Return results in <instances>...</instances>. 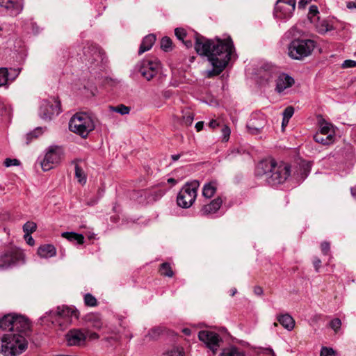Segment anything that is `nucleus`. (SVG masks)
Segmentation results:
<instances>
[{"label": "nucleus", "instance_id": "obj_23", "mask_svg": "<svg viewBox=\"0 0 356 356\" xmlns=\"http://www.w3.org/2000/svg\"><path fill=\"white\" fill-rule=\"evenodd\" d=\"M156 41V37L154 34H149L146 35L140 46L138 50V54L140 55L144 52L149 50Z\"/></svg>", "mask_w": 356, "mask_h": 356}, {"label": "nucleus", "instance_id": "obj_12", "mask_svg": "<svg viewBox=\"0 0 356 356\" xmlns=\"http://www.w3.org/2000/svg\"><path fill=\"white\" fill-rule=\"evenodd\" d=\"M159 69V62L149 58L141 60L136 65V70L147 81H150L157 74Z\"/></svg>", "mask_w": 356, "mask_h": 356}, {"label": "nucleus", "instance_id": "obj_58", "mask_svg": "<svg viewBox=\"0 0 356 356\" xmlns=\"http://www.w3.org/2000/svg\"><path fill=\"white\" fill-rule=\"evenodd\" d=\"M311 0H300L298 2V8H303Z\"/></svg>", "mask_w": 356, "mask_h": 356}, {"label": "nucleus", "instance_id": "obj_45", "mask_svg": "<svg viewBox=\"0 0 356 356\" xmlns=\"http://www.w3.org/2000/svg\"><path fill=\"white\" fill-rule=\"evenodd\" d=\"M175 34L178 40L184 41V38L186 36V31L184 29L176 28L175 29Z\"/></svg>", "mask_w": 356, "mask_h": 356}, {"label": "nucleus", "instance_id": "obj_57", "mask_svg": "<svg viewBox=\"0 0 356 356\" xmlns=\"http://www.w3.org/2000/svg\"><path fill=\"white\" fill-rule=\"evenodd\" d=\"M254 293L257 296H261L263 294V289L261 286H256L254 288Z\"/></svg>", "mask_w": 356, "mask_h": 356}, {"label": "nucleus", "instance_id": "obj_48", "mask_svg": "<svg viewBox=\"0 0 356 356\" xmlns=\"http://www.w3.org/2000/svg\"><path fill=\"white\" fill-rule=\"evenodd\" d=\"M336 352L332 348L323 347L321 350L320 356L334 355Z\"/></svg>", "mask_w": 356, "mask_h": 356}, {"label": "nucleus", "instance_id": "obj_6", "mask_svg": "<svg viewBox=\"0 0 356 356\" xmlns=\"http://www.w3.org/2000/svg\"><path fill=\"white\" fill-rule=\"evenodd\" d=\"M30 324L28 318L17 314H9L0 319V329L11 332V333L16 332L28 333L30 330Z\"/></svg>", "mask_w": 356, "mask_h": 356}, {"label": "nucleus", "instance_id": "obj_26", "mask_svg": "<svg viewBox=\"0 0 356 356\" xmlns=\"http://www.w3.org/2000/svg\"><path fill=\"white\" fill-rule=\"evenodd\" d=\"M314 139L316 143H321L324 145H327L333 143L334 135L329 134L327 136H325V134H322L319 132H317L314 136Z\"/></svg>", "mask_w": 356, "mask_h": 356}, {"label": "nucleus", "instance_id": "obj_36", "mask_svg": "<svg viewBox=\"0 0 356 356\" xmlns=\"http://www.w3.org/2000/svg\"><path fill=\"white\" fill-rule=\"evenodd\" d=\"M7 76V68L0 67V87L8 86Z\"/></svg>", "mask_w": 356, "mask_h": 356}, {"label": "nucleus", "instance_id": "obj_61", "mask_svg": "<svg viewBox=\"0 0 356 356\" xmlns=\"http://www.w3.org/2000/svg\"><path fill=\"white\" fill-rule=\"evenodd\" d=\"M347 8L349 9L356 8V2H353V1L348 2Z\"/></svg>", "mask_w": 356, "mask_h": 356}, {"label": "nucleus", "instance_id": "obj_15", "mask_svg": "<svg viewBox=\"0 0 356 356\" xmlns=\"http://www.w3.org/2000/svg\"><path fill=\"white\" fill-rule=\"evenodd\" d=\"M295 7L293 4L287 3L282 1H277L274 10V15L276 18L281 19H289L292 16Z\"/></svg>", "mask_w": 356, "mask_h": 356}, {"label": "nucleus", "instance_id": "obj_63", "mask_svg": "<svg viewBox=\"0 0 356 356\" xmlns=\"http://www.w3.org/2000/svg\"><path fill=\"white\" fill-rule=\"evenodd\" d=\"M88 337L90 339H97L99 338V335L95 332L90 333Z\"/></svg>", "mask_w": 356, "mask_h": 356}, {"label": "nucleus", "instance_id": "obj_46", "mask_svg": "<svg viewBox=\"0 0 356 356\" xmlns=\"http://www.w3.org/2000/svg\"><path fill=\"white\" fill-rule=\"evenodd\" d=\"M41 134V130L39 128L35 129L33 131H31V132L27 134V135H26V139H27L26 143L29 144V143H31V140L33 138H37L38 136V134Z\"/></svg>", "mask_w": 356, "mask_h": 356}, {"label": "nucleus", "instance_id": "obj_31", "mask_svg": "<svg viewBox=\"0 0 356 356\" xmlns=\"http://www.w3.org/2000/svg\"><path fill=\"white\" fill-rule=\"evenodd\" d=\"M75 177L82 185L86 183V176L83 169L77 164L75 165Z\"/></svg>", "mask_w": 356, "mask_h": 356}, {"label": "nucleus", "instance_id": "obj_55", "mask_svg": "<svg viewBox=\"0 0 356 356\" xmlns=\"http://www.w3.org/2000/svg\"><path fill=\"white\" fill-rule=\"evenodd\" d=\"M24 238H25L27 244H29L31 246L34 245L35 241L33 238V237L31 236V234H24Z\"/></svg>", "mask_w": 356, "mask_h": 356}, {"label": "nucleus", "instance_id": "obj_35", "mask_svg": "<svg viewBox=\"0 0 356 356\" xmlns=\"http://www.w3.org/2000/svg\"><path fill=\"white\" fill-rule=\"evenodd\" d=\"M332 126L330 123H327V122L322 123L321 125L319 133H321L322 134H325V136H327L329 134L333 135L334 132L332 130Z\"/></svg>", "mask_w": 356, "mask_h": 356}, {"label": "nucleus", "instance_id": "obj_40", "mask_svg": "<svg viewBox=\"0 0 356 356\" xmlns=\"http://www.w3.org/2000/svg\"><path fill=\"white\" fill-rule=\"evenodd\" d=\"M169 356H184L185 353L182 347L175 346L168 353Z\"/></svg>", "mask_w": 356, "mask_h": 356}, {"label": "nucleus", "instance_id": "obj_20", "mask_svg": "<svg viewBox=\"0 0 356 356\" xmlns=\"http://www.w3.org/2000/svg\"><path fill=\"white\" fill-rule=\"evenodd\" d=\"M83 54L86 57L91 55V58H88L90 63L96 60L98 58H101L99 48L96 44H93L88 43L87 46L83 48Z\"/></svg>", "mask_w": 356, "mask_h": 356}, {"label": "nucleus", "instance_id": "obj_10", "mask_svg": "<svg viewBox=\"0 0 356 356\" xmlns=\"http://www.w3.org/2000/svg\"><path fill=\"white\" fill-rule=\"evenodd\" d=\"M24 262V254L18 248H11L0 255V270H4Z\"/></svg>", "mask_w": 356, "mask_h": 356}, {"label": "nucleus", "instance_id": "obj_38", "mask_svg": "<svg viewBox=\"0 0 356 356\" xmlns=\"http://www.w3.org/2000/svg\"><path fill=\"white\" fill-rule=\"evenodd\" d=\"M84 302L86 305L94 307L97 305V299L90 293H86L84 296Z\"/></svg>", "mask_w": 356, "mask_h": 356}, {"label": "nucleus", "instance_id": "obj_60", "mask_svg": "<svg viewBox=\"0 0 356 356\" xmlns=\"http://www.w3.org/2000/svg\"><path fill=\"white\" fill-rule=\"evenodd\" d=\"M209 126L212 128V129H214L216 128V127L218 126V123L217 122V121L216 120H212L209 122Z\"/></svg>", "mask_w": 356, "mask_h": 356}, {"label": "nucleus", "instance_id": "obj_28", "mask_svg": "<svg viewBox=\"0 0 356 356\" xmlns=\"http://www.w3.org/2000/svg\"><path fill=\"white\" fill-rule=\"evenodd\" d=\"M317 19H319L318 17H317ZM316 29L319 33L325 34L327 31L333 30L334 28L326 20H318L316 23Z\"/></svg>", "mask_w": 356, "mask_h": 356}, {"label": "nucleus", "instance_id": "obj_24", "mask_svg": "<svg viewBox=\"0 0 356 356\" xmlns=\"http://www.w3.org/2000/svg\"><path fill=\"white\" fill-rule=\"evenodd\" d=\"M278 322L287 330L291 331L294 328L295 321L288 314L280 315L277 318Z\"/></svg>", "mask_w": 356, "mask_h": 356}, {"label": "nucleus", "instance_id": "obj_41", "mask_svg": "<svg viewBox=\"0 0 356 356\" xmlns=\"http://www.w3.org/2000/svg\"><path fill=\"white\" fill-rule=\"evenodd\" d=\"M163 332V329L162 327H154L149 332L148 336L152 339H156Z\"/></svg>", "mask_w": 356, "mask_h": 356}, {"label": "nucleus", "instance_id": "obj_5", "mask_svg": "<svg viewBox=\"0 0 356 356\" xmlns=\"http://www.w3.org/2000/svg\"><path fill=\"white\" fill-rule=\"evenodd\" d=\"M95 127L92 118L86 113H76L69 122L70 130L83 138H87L89 134L95 129Z\"/></svg>", "mask_w": 356, "mask_h": 356}, {"label": "nucleus", "instance_id": "obj_42", "mask_svg": "<svg viewBox=\"0 0 356 356\" xmlns=\"http://www.w3.org/2000/svg\"><path fill=\"white\" fill-rule=\"evenodd\" d=\"M88 321L91 322V326L95 329H100L102 326V321L97 316H90Z\"/></svg>", "mask_w": 356, "mask_h": 356}, {"label": "nucleus", "instance_id": "obj_34", "mask_svg": "<svg viewBox=\"0 0 356 356\" xmlns=\"http://www.w3.org/2000/svg\"><path fill=\"white\" fill-rule=\"evenodd\" d=\"M318 13V9L316 6L312 5L309 7L308 18L310 19L311 22L316 23L315 17Z\"/></svg>", "mask_w": 356, "mask_h": 356}, {"label": "nucleus", "instance_id": "obj_3", "mask_svg": "<svg viewBox=\"0 0 356 356\" xmlns=\"http://www.w3.org/2000/svg\"><path fill=\"white\" fill-rule=\"evenodd\" d=\"M31 330L28 333L16 332L4 334L1 339V353L5 356H18L28 348L27 338L30 336Z\"/></svg>", "mask_w": 356, "mask_h": 356}, {"label": "nucleus", "instance_id": "obj_51", "mask_svg": "<svg viewBox=\"0 0 356 356\" xmlns=\"http://www.w3.org/2000/svg\"><path fill=\"white\" fill-rule=\"evenodd\" d=\"M321 249L323 254L327 255L330 250V243L323 241L321 244Z\"/></svg>", "mask_w": 356, "mask_h": 356}, {"label": "nucleus", "instance_id": "obj_52", "mask_svg": "<svg viewBox=\"0 0 356 356\" xmlns=\"http://www.w3.org/2000/svg\"><path fill=\"white\" fill-rule=\"evenodd\" d=\"M223 140L227 141L230 135V129L228 126L225 125L222 129Z\"/></svg>", "mask_w": 356, "mask_h": 356}, {"label": "nucleus", "instance_id": "obj_19", "mask_svg": "<svg viewBox=\"0 0 356 356\" xmlns=\"http://www.w3.org/2000/svg\"><path fill=\"white\" fill-rule=\"evenodd\" d=\"M0 5L10 10L13 16L19 15L23 10V4L13 0H0Z\"/></svg>", "mask_w": 356, "mask_h": 356}, {"label": "nucleus", "instance_id": "obj_64", "mask_svg": "<svg viewBox=\"0 0 356 356\" xmlns=\"http://www.w3.org/2000/svg\"><path fill=\"white\" fill-rule=\"evenodd\" d=\"M182 332H183V333H184L185 335H187V336H189V335H191V329H189V328H184V329L182 330Z\"/></svg>", "mask_w": 356, "mask_h": 356}, {"label": "nucleus", "instance_id": "obj_59", "mask_svg": "<svg viewBox=\"0 0 356 356\" xmlns=\"http://www.w3.org/2000/svg\"><path fill=\"white\" fill-rule=\"evenodd\" d=\"M204 127V122H198L195 124V129L197 131H201Z\"/></svg>", "mask_w": 356, "mask_h": 356}, {"label": "nucleus", "instance_id": "obj_14", "mask_svg": "<svg viewBox=\"0 0 356 356\" xmlns=\"http://www.w3.org/2000/svg\"><path fill=\"white\" fill-rule=\"evenodd\" d=\"M88 332L81 329H72L65 334L67 344L69 346H81L85 344Z\"/></svg>", "mask_w": 356, "mask_h": 356}, {"label": "nucleus", "instance_id": "obj_21", "mask_svg": "<svg viewBox=\"0 0 356 356\" xmlns=\"http://www.w3.org/2000/svg\"><path fill=\"white\" fill-rule=\"evenodd\" d=\"M222 204V200L221 197H218L213 200L209 204L204 205L201 211L204 215L214 213L220 208Z\"/></svg>", "mask_w": 356, "mask_h": 356}, {"label": "nucleus", "instance_id": "obj_56", "mask_svg": "<svg viewBox=\"0 0 356 356\" xmlns=\"http://www.w3.org/2000/svg\"><path fill=\"white\" fill-rule=\"evenodd\" d=\"M262 68L265 71H273L275 70V67L273 65L268 63L264 65Z\"/></svg>", "mask_w": 356, "mask_h": 356}, {"label": "nucleus", "instance_id": "obj_8", "mask_svg": "<svg viewBox=\"0 0 356 356\" xmlns=\"http://www.w3.org/2000/svg\"><path fill=\"white\" fill-rule=\"evenodd\" d=\"M64 153L61 147L51 145L46 149L44 155L39 158L43 171H48L57 166L61 161Z\"/></svg>", "mask_w": 356, "mask_h": 356}, {"label": "nucleus", "instance_id": "obj_17", "mask_svg": "<svg viewBox=\"0 0 356 356\" xmlns=\"http://www.w3.org/2000/svg\"><path fill=\"white\" fill-rule=\"evenodd\" d=\"M266 120L263 115H254L247 124V128L251 134H258L265 126Z\"/></svg>", "mask_w": 356, "mask_h": 356}, {"label": "nucleus", "instance_id": "obj_29", "mask_svg": "<svg viewBox=\"0 0 356 356\" xmlns=\"http://www.w3.org/2000/svg\"><path fill=\"white\" fill-rule=\"evenodd\" d=\"M220 356H245L243 351L238 348L232 346L222 350Z\"/></svg>", "mask_w": 356, "mask_h": 356}, {"label": "nucleus", "instance_id": "obj_43", "mask_svg": "<svg viewBox=\"0 0 356 356\" xmlns=\"http://www.w3.org/2000/svg\"><path fill=\"white\" fill-rule=\"evenodd\" d=\"M330 326L335 332H337L341 326V321L338 318H334L330 321Z\"/></svg>", "mask_w": 356, "mask_h": 356}, {"label": "nucleus", "instance_id": "obj_9", "mask_svg": "<svg viewBox=\"0 0 356 356\" xmlns=\"http://www.w3.org/2000/svg\"><path fill=\"white\" fill-rule=\"evenodd\" d=\"M199 186L197 180L186 184L177 195V204L182 208H189L196 199Z\"/></svg>", "mask_w": 356, "mask_h": 356}, {"label": "nucleus", "instance_id": "obj_30", "mask_svg": "<svg viewBox=\"0 0 356 356\" xmlns=\"http://www.w3.org/2000/svg\"><path fill=\"white\" fill-rule=\"evenodd\" d=\"M22 71L21 67L17 68H7V79H8V83L9 81L13 82L14 81L17 76L19 75L20 72Z\"/></svg>", "mask_w": 356, "mask_h": 356}, {"label": "nucleus", "instance_id": "obj_18", "mask_svg": "<svg viewBox=\"0 0 356 356\" xmlns=\"http://www.w3.org/2000/svg\"><path fill=\"white\" fill-rule=\"evenodd\" d=\"M294 83V79L285 73L280 74L276 79L275 90L278 93L282 92L285 89L291 87Z\"/></svg>", "mask_w": 356, "mask_h": 356}, {"label": "nucleus", "instance_id": "obj_27", "mask_svg": "<svg viewBox=\"0 0 356 356\" xmlns=\"http://www.w3.org/2000/svg\"><path fill=\"white\" fill-rule=\"evenodd\" d=\"M61 236L70 241H76L79 245L84 243V236L81 234L66 232H63Z\"/></svg>", "mask_w": 356, "mask_h": 356}, {"label": "nucleus", "instance_id": "obj_50", "mask_svg": "<svg viewBox=\"0 0 356 356\" xmlns=\"http://www.w3.org/2000/svg\"><path fill=\"white\" fill-rule=\"evenodd\" d=\"M294 113V108L292 106H287L283 112V118L289 120L293 116Z\"/></svg>", "mask_w": 356, "mask_h": 356}, {"label": "nucleus", "instance_id": "obj_32", "mask_svg": "<svg viewBox=\"0 0 356 356\" xmlns=\"http://www.w3.org/2000/svg\"><path fill=\"white\" fill-rule=\"evenodd\" d=\"M160 273L162 275H165L169 277L173 276V271L168 263H163L161 265Z\"/></svg>", "mask_w": 356, "mask_h": 356}, {"label": "nucleus", "instance_id": "obj_49", "mask_svg": "<svg viewBox=\"0 0 356 356\" xmlns=\"http://www.w3.org/2000/svg\"><path fill=\"white\" fill-rule=\"evenodd\" d=\"M3 163H4L6 167L18 166V165H20V161L18 159H16L7 158L4 161Z\"/></svg>", "mask_w": 356, "mask_h": 356}, {"label": "nucleus", "instance_id": "obj_22", "mask_svg": "<svg viewBox=\"0 0 356 356\" xmlns=\"http://www.w3.org/2000/svg\"><path fill=\"white\" fill-rule=\"evenodd\" d=\"M38 254L40 257L49 258L56 255L55 247L51 244H45L38 248Z\"/></svg>", "mask_w": 356, "mask_h": 356}, {"label": "nucleus", "instance_id": "obj_13", "mask_svg": "<svg viewBox=\"0 0 356 356\" xmlns=\"http://www.w3.org/2000/svg\"><path fill=\"white\" fill-rule=\"evenodd\" d=\"M199 339L204 342L207 347L216 354L218 350L221 339L218 334L209 330H202L198 333Z\"/></svg>", "mask_w": 356, "mask_h": 356}, {"label": "nucleus", "instance_id": "obj_7", "mask_svg": "<svg viewBox=\"0 0 356 356\" xmlns=\"http://www.w3.org/2000/svg\"><path fill=\"white\" fill-rule=\"evenodd\" d=\"M315 47V42L309 39H293L289 44V56L295 60H302L309 56Z\"/></svg>", "mask_w": 356, "mask_h": 356}, {"label": "nucleus", "instance_id": "obj_11", "mask_svg": "<svg viewBox=\"0 0 356 356\" xmlns=\"http://www.w3.org/2000/svg\"><path fill=\"white\" fill-rule=\"evenodd\" d=\"M60 112V102L54 97L41 102L39 115L44 120H51L53 116L58 115Z\"/></svg>", "mask_w": 356, "mask_h": 356}, {"label": "nucleus", "instance_id": "obj_53", "mask_svg": "<svg viewBox=\"0 0 356 356\" xmlns=\"http://www.w3.org/2000/svg\"><path fill=\"white\" fill-rule=\"evenodd\" d=\"M356 66V61L353 60H346L342 64L343 68H350Z\"/></svg>", "mask_w": 356, "mask_h": 356}, {"label": "nucleus", "instance_id": "obj_16", "mask_svg": "<svg viewBox=\"0 0 356 356\" xmlns=\"http://www.w3.org/2000/svg\"><path fill=\"white\" fill-rule=\"evenodd\" d=\"M312 168V163L309 161H301L298 165L293 168L291 176L298 181H302L309 175Z\"/></svg>", "mask_w": 356, "mask_h": 356}, {"label": "nucleus", "instance_id": "obj_39", "mask_svg": "<svg viewBox=\"0 0 356 356\" xmlns=\"http://www.w3.org/2000/svg\"><path fill=\"white\" fill-rule=\"evenodd\" d=\"M112 109L115 112L118 113L121 115L129 114L130 112V108L124 104H120L115 107H113Z\"/></svg>", "mask_w": 356, "mask_h": 356}, {"label": "nucleus", "instance_id": "obj_62", "mask_svg": "<svg viewBox=\"0 0 356 356\" xmlns=\"http://www.w3.org/2000/svg\"><path fill=\"white\" fill-rule=\"evenodd\" d=\"M184 42V44H185V46L187 47V48H190L193 46V43H192V41L191 40H184L182 41Z\"/></svg>", "mask_w": 356, "mask_h": 356}, {"label": "nucleus", "instance_id": "obj_4", "mask_svg": "<svg viewBox=\"0 0 356 356\" xmlns=\"http://www.w3.org/2000/svg\"><path fill=\"white\" fill-rule=\"evenodd\" d=\"M79 312L74 307H69L66 305L58 306L55 310H50L40 317L41 323L46 321H50L52 324L57 323L60 326L69 324L72 322V318L77 319Z\"/></svg>", "mask_w": 356, "mask_h": 356}, {"label": "nucleus", "instance_id": "obj_2", "mask_svg": "<svg viewBox=\"0 0 356 356\" xmlns=\"http://www.w3.org/2000/svg\"><path fill=\"white\" fill-rule=\"evenodd\" d=\"M291 165L273 159L259 162L256 168L257 177L264 178L266 184L272 187L284 184L291 177Z\"/></svg>", "mask_w": 356, "mask_h": 356}, {"label": "nucleus", "instance_id": "obj_54", "mask_svg": "<svg viewBox=\"0 0 356 356\" xmlns=\"http://www.w3.org/2000/svg\"><path fill=\"white\" fill-rule=\"evenodd\" d=\"M313 265L316 272L319 271V268L321 266V260L318 257H314L313 260Z\"/></svg>", "mask_w": 356, "mask_h": 356}, {"label": "nucleus", "instance_id": "obj_44", "mask_svg": "<svg viewBox=\"0 0 356 356\" xmlns=\"http://www.w3.org/2000/svg\"><path fill=\"white\" fill-rule=\"evenodd\" d=\"M193 114L191 112H188L183 116V123L186 126H190L193 122Z\"/></svg>", "mask_w": 356, "mask_h": 356}, {"label": "nucleus", "instance_id": "obj_33", "mask_svg": "<svg viewBox=\"0 0 356 356\" xmlns=\"http://www.w3.org/2000/svg\"><path fill=\"white\" fill-rule=\"evenodd\" d=\"M172 42L170 38L167 36L162 38L161 40V48L163 50H164L165 51H169L172 49Z\"/></svg>", "mask_w": 356, "mask_h": 356}, {"label": "nucleus", "instance_id": "obj_47", "mask_svg": "<svg viewBox=\"0 0 356 356\" xmlns=\"http://www.w3.org/2000/svg\"><path fill=\"white\" fill-rule=\"evenodd\" d=\"M41 134V130L39 128L35 129L33 131H31V132L27 134V135H26V139H27L26 143L29 144V143H31V140L33 138H37L38 136V134Z\"/></svg>", "mask_w": 356, "mask_h": 356}, {"label": "nucleus", "instance_id": "obj_1", "mask_svg": "<svg viewBox=\"0 0 356 356\" xmlns=\"http://www.w3.org/2000/svg\"><path fill=\"white\" fill-rule=\"evenodd\" d=\"M195 49L200 56L207 57L213 67V74L218 75L228 65L234 47L230 37L211 40L196 34Z\"/></svg>", "mask_w": 356, "mask_h": 356}, {"label": "nucleus", "instance_id": "obj_25", "mask_svg": "<svg viewBox=\"0 0 356 356\" xmlns=\"http://www.w3.org/2000/svg\"><path fill=\"white\" fill-rule=\"evenodd\" d=\"M218 183L216 181H211L206 183L202 188V195L206 198H211L217 190Z\"/></svg>", "mask_w": 356, "mask_h": 356}, {"label": "nucleus", "instance_id": "obj_37", "mask_svg": "<svg viewBox=\"0 0 356 356\" xmlns=\"http://www.w3.org/2000/svg\"><path fill=\"white\" fill-rule=\"evenodd\" d=\"M36 228V224L33 222H27L23 226V230L25 234H31L35 231Z\"/></svg>", "mask_w": 356, "mask_h": 356}]
</instances>
